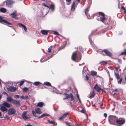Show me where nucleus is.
<instances>
[{"label": "nucleus", "mask_w": 126, "mask_h": 126, "mask_svg": "<svg viewBox=\"0 0 126 126\" xmlns=\"http://www.w3.org/2000/svg\"><path fill=\"white\" fill-rule=\"evenodd\" d=\"M49 116V115L48 114H47V113H44L41 116L38 117V119H40L41 118H42L43 117H45L46 116Z\"/></svg>", "instance_id": "20"}, {"label": "nucleus", "mask_w": 126, "mask_h": 126, "mask_svg": "<svg viewBox=\"0 0 126 126\" xmlns=\"http://www.w3.org/2000/svg\"><path fill=\"white\" fill-rule=\"evenodd\" d=\"M20 98L23 99H24V96H21L20 97Z\"/></svg>", "instance_id": "59"}, {"label": "nucleus", "mask_w": 126, "mask_h": 126, "mask_svg": "<svg viewBox=\"0 0 126 126\" xmlns=\"http://www.w3.org/2000/svg\"><path fill=\"white\" fill-rule=\"evenodd\" d=\"M117 117L115 115H110L108 117V120L109 123L112 125H115L116 123Z\"/></svg>", "instance_id": "2"}, {"label": "nucleus", "mask_w": 126, "mask_h": 126, "mask_svg": "<svg viewBox=\"0 0 126 126\" xmlns=\"http://www.w3.org/2000/svg\"><path fill=\"white\" fill-rule=\"evenodd\" d=\"M14 97L16 99H17V98H18L19 97V95H14Z\"/></svg>", "instance_id": "44"}, {"label": "nucleus", "mask_w": 126, "mask_h": 126, "mask_svg": "<svg viewBox=\"0 0 126 126\" xmlns=\"http://www.w3.org/2000/svg\"><path fill=\"white\" fill-rule=\"evenodd\" d=\"M98 14L99 15L102 16L100 17L99 20L101 21L103 23H104L106 19L105 17V15L104 13L101 12H99Z\"/></svg>", "instance_id": "5"}, {"label": "nucleus", "mask_w": 126, "mask_h": 126, "mask_svg": "<svg viewBox=\"0 0 126 126\" xmlns=\"http://www.w3.org/2000/svg\"><path fill=\"white\" fill-rule=\"evenodd\" d=\"M81 112L82 113H85V110L83 109L81 111Z\"/></svg>", "instance_id": "47"}, {"label": "nucleus", "mask_w": 126, "mask_h": 126, "mask_svg": "<svg viewBox=\"0 0 126 126\" xmlns=\"http://www.w3.org/2000/svg\"><path fill=\"white\" fill-rule=\"evenodd\" d=\"M64 95L65 97L63 98V100L68 99L69 98H71V101H73V102H74L75 101V99L73 95L72 94H70V95H69L66 93H65L63 94Z\"/></svg>", "instance_id": "3"}, {"label": "nucleus", "mask_w": 126, "mask_h": 126, "mask_svg": "<svg viewBox=\"0 0 126 126\" xmlns=\"http://www.w3.org/2000/svg\"><path fill=\"white\" fill-rule=\"evenodd\" d=\"M7 100L9 102H10L12 103L14 100V99H12V98L10 97H8L7 98Z\"/></svg>", "instance_id": "24"}, {"label": "nucleus", "mask_w": 126, "mask_h": 126, "mask_svg": "<svg viewBox=\"0 0 126 126\" xmlns=\"http://www.w3.org/2000/svg\"><path fill=\"white\" fill-rule=\"evenodd\" d=\"M16 111L13 108L9 109L8 110V114L9 115H13L15 114Z\"/></svg>", "instance_id": "8"}, {"label": "nucleus", "mask_w": 126, "mask_h": 126, "mask_svg": "<svg viewBox=\"0 0 126 126\" xmlns=\"http://www.w3.org/2000/svg\"><path fill=\"white\" fill-rule=\"evenodd\" d=\"M89 10V8L88 7L86 8L85 10V15L88 16V12Z\"/></svg>", "instance_id": "32"}, {"label": "nucleus", "mask_w": 126, "mask_h": 126, "mask_svg": "<svg viewBox=\"0 0 126 126\" xmlns=\"http://www.w3.org/2000/svg\"><path fill=\"white\" fill-rule=\"evenodd\" d=\"M0 11L3 13H5L6 12V9L4 8H1L0 9Z\"/></svg>", "instance_id": "31"}, {"label": "nucleus", "mask_w": 126, "mask_h": 126, "mask_svg": "<svg viewBox=\"0 0 126 126\" xmlns=\"http://www.w3.org/2000/svg\"><path fill=\"white\" fill-rule=\"evenodd\" d=\"M120 67V66L118 64V66L115 67V70H118L119 69Z\"/></svg>", "instance_id": "43"}, {"label": "nucleus", "mask_w": 126, "mask_h": 126, "mask_svg": "<svg viewBox=\"0 0 126 126\" xmlns=\"http://www.w3.org/2000/svg\"><path fill=\"white\" fill-rule=\"evenodd\" d=\"M28 90L29 89L28 88L24 87L22 91L23 92L25 93L27 92Z\"/></svg>", "instance_id": "35"}, {"label": "nucleus", "mask_w": 126, "mask_h": 126, "mask_svg": "<svg viewBox=\"0 0 126 126\" xmlns=\"http://www.w3.org/2000/svg\"><path fill=\"white\" fill-rule=\"evenodd\" d=\"M92 34H95V33L94 32V31H93V32H92Z\"/></svg>", "instance_id": "63"}, {"label": "nucleus", "mask_w": 126, "mask_h": 126, "mask_svg": "<svg viewBox=\"0 0 126 126\" xmlns=\"http://www.w3.org/2000/svg\"><path fill=\"white\" fill-rule=\"evenodd\" d=\"M35 110L36 113L37 114H40L41 113V112L40 109L39 108L35 109Z\"/></svg>", "instance_id": "22"}, {"label": "nucleus", "mask_w": 126, "mask_h": 126, "mask_svg": "<svg viewBox=\"0 0 126 126\" xmlns=\"http://www.w3.org/2000/svg\"><path fill=\"white\" fill-rule=\"evenodd\" d=\"M83 50L81 47H79L77 48V50L76 51L73 53L72 56V59L75 61L77 59L79 61H80L81 58V53L83 52Z\"/></svg>", "instance_id": "1"}, {"label": "nucleus", "mask_w": 126, "mask_h": 126, "mask_svg": "<svg viewBox=\"0 0 126 126\" xmlns=\"http://www.w3.org/2000/svg\"><path fill=\"white\" fill-rule=\"evenodd\" d=\"M18 25L19 26H21L22 27H23L24 31L26 32L27 31V29L26 26L22 24L21 23H18Z\"/></svg>", "instance_id": "21"}, {"label": "nucleus", "mask_w": 126, "mask_h": 126, "mask_svg": "<svg viewBox=\"0 0 126 126\" xmlns=\"http://www.w3.org/2000/svg\"><path fill=\"white\" fill-rule=\"evenodd\" d=\"M51 8V10L52 11H53L54 10V5L53 4H51L50 5V7H49V9Z\"/></svg>", "instance_id": "34"}, {"label": "nucleus", "mask_w": 126, "mask_h": 126, "mask_svg": "<svg viewBox=\"0 0 126 126\" xmlns=\"http://www.w3.org/2000/svg\"><path fill=\"white\" fill-rule=\"evenodd\" d=\"M99 64H101V65H104L105 64H107L106 62L103 61L100 62L99 63Z\"/></svg>", "instance_id": "36"}, {"label": "nucleus", "mask_w": 126, "mask_h": 126, "mask_svg": "<svg viewBox=\"0 0 126 126\" xmlns=\"http://www.w3.org/2000/svg\"><path fill=\"white\" fill-rule=\"evenodd\" d=\"M76 1L78 2H79L80 1V0H76Z\"/></svg>", "instance_id": "61"}, {"label": "nucleus", "mask_w": 126, "mask_h": 126, "mask_svg": "<svg viewBox=\"0 0 126 126\" xmlns=\"http://www.w3.org/2000/svg\"><path fill=\"white\" fill-rule=\"evenodd\" d=\"M12 103L17 107L20 106V102L19 101L14 100Z\"/></svg>", "instance_id": "13"}, {"label": "nucleus", "mask_w": 126, "mask_h": 126, "mask_svg": "<svg viewBox=\"0 0 126 126\" xmlns=\"http://www.w3.org/2000/svg\"><path fill=\"white\" fill-rule=\"evenodd\" d=\"M64 118L63 117V116H62L60 117L59 118V120H62Z\"/></svg>", "instance_id": "53"}, {"label": "nucleus", "mask_w": 126, "mask_h": 126, "mask_svg": "<svg viewBox=\"0 0 126 126\" xmlns=\"http://www.w3.org/2000/svg\"><path fill=\"white\" fill-rule=\"evenodd\" d=\"M25 81V80L22 81H21L19 85V86H21V85H22L23 84Z\"/></svg>", "instance_id": "39"}, {"label": "nucleus", "mask_w": 126, "mask_h": 126, "mask_svg": "<svg viewBox=\"0 0 126 126\" xmlns=\"http://www.w3.org/2000/svg\"><path fill=\"white\" fill-rule=\"evenodd\" d=\"M77 97L78 98V99H80L79 95L78 94H77Z\"/></svg>", "instance_id": "55"}, {"label": "nucleus", "mask_w": 126, "mask_h": 126, "mask_svg": "<svg viewBox=\"0 0 126 126\" xmlns=\"http://www.w3.org/2000/svg\"><path fill=\"white\" fill-rule=\"evenodd\" d=\"M4 118H6L7 120L9 119L10 118V117L8 116V115L6 114L5 115Z\"/></svg>", "instance_id": "41"}, {"label": "nucleus", "mask_w": 126, "mask_h": 126, "mask_svg": "<svg viewBox=\"0 0 126 126\" xmlns=\"http://www.w3.org/2000/svg\"><path fill=\"white\" fill-rule=\"evenodd\" d=\"M97 73V72L94 71H91V75L93 76H95L96 75Z\"/></svg>", "instance_id": "33"}, {"label": "nucleus", "mask_w": 126, "mask_h": 126, "mask_svg": "<svg viewBox=\"0 0 126 126\" xmlns=\"http://www.w3.org/2000/svg\"><path fill=\"white\" fill-rule=\"evenodd\" d=\"M118 62L119 63L121 64L122 63V60L121 59H119L118 60Z\"/></svg>", "instance_id": "52"}, {"label": "nucleus", "mask_w": 126, "mask_h": 126, "mask_svg": "<svg viewBox=\"0 0 126 126\" xmlns=\"http://www.w3.org/2000/svg\"><path fill=\"white\" fill-rule=\"evenodd\" d=\"M123 11H124V13H126V10L125 9L124 7L123 6H122L121 7L120 11L122 12Z\"/></svg>", "instance_id": "25"}, {"label": "nucleus", "mask_w": 126, "mask_h": 126, "mask_svg": "<svg viewBox=\"0 0 126 126\" xmlns=\"http://www.w3.org/2000/svg\"><path fill=\"white\" fill-rule=\"evenodd\" d=\"M110 22V23H112V21H111V18L110 17H109L108 18H106V20L105 22L104 23L106 24H107V23H106V22L108 23Z\"/></svg>", "instance_id": "23"}, {"label": "nucleus", "mask_w": 126, "mask_h": 126, "mask_svg": "<svg viewBox=\"0 0 126 126\" xmlns=\"http://www.w3.org/2000/svg\"><path fill=\"white\" fill-rule=\"evenodd\" d=\"M75 1H73L72 4L71 6V10L72 11H73L75 10Z\"/></svg>", "instance_id": "18"}, {"label": "nucleus", "mask_w": 126, "mask_h": 126, "mask_svg": "<svg viewBox=\"0 0 126 126\" xmlns=\"http://www.w3.org/2000/svg\"><path fill=\"white\" fill-rule=\"evenodd\" d=\"M79 102L81 103V100H80V99H79Z\"/></svg>", "instance_id": "62"}, {"label": "nucleus", "mask_w": 126, "mask_h": 126, "mask_svg": "<svg viewBox=\"0 0 126 126\" xmlns=\"http://www.w3.org/2000/svg\"><path fill=\"white\" fill-rule=\"evenodd\" d=\"M104 115L105 117H106L107 116V114L106 113H104Z\"/></svg>", "instance_id": "57"}, {"label": "nucleus", "mask_w": 126, "mask_h": 126, "mask_svg": "<svg viewBox=\"0 0 126 126\" xmlns=\"http://www.w3.org/2000/svg\"><path fill=\"white\" fill-rule=\"evenodd\" d=\"M124 51L122 52L119 55L120 56H122L123 55H126V49H125L124 50Z\"/></svg>", "instance_id": "29"}, {"label": "nucleus", "mask_w": 126, "mask_h": 126, "mask_svg": "<svg viewBox=\"0 0 126 126\" xmlns=\"http://www.w3.org/2000/svg\"><path fill=\"white\" fill-rule=\"evenodd\" d=\"M122 81V79L121 78H120L119 80L118 81V83L119 84H121V82Z\"/></svg>", "instance_id": "45"}, {"label": "nucleus", "mask_w": 126, "mask_h": 126, "mask_svg": "<svg viewBox=\"0 0 126 126\" xmlns=\"http://www.w3.org/2000/svg\"><path fill=\"white\" fill-rule=\"evenodd\" d=\"M48 121V123L50 124H55L52 121Z\"/></svg>", "instance_id": "48"}, {"label": "nucleus", "mask_w": 126, "mask_h": 126, "mask_svg": "<svg viewBox=\"0 0 126 126\" xmlns=\"http://www.w3.org/2000/svg\"><path fill=\"white\" fill-rule=\"evenodd\" d=\"M3 94H6V95L7 96H8V94L6 92H4L3 93Z\"/></svg>", "instance_id": "54"}, {"label": "nucleus", "mask_w": 126, "mask_h": 126, "mask_svg": "<svg viewBox=\"0 0 126 126\" xmlns=\"http://www.w3.org/2000/svg\"><path fill=\"white\" fill-rule=\"evenodd\" d=\"M54 34H58V32H54Z\"/></svg>", "instance_id": "58"}, {"label": "nucleus", "mask_w": 126, "mask_h": 126, "mask_svg": "<svg viewBox=\"0 0 126 126\" xmlns=\"http://www.w3.org/2000/svg\"><path fill=\"white\" fill-rule=\"evenodd\" d=\"M68 114V113H65L62 116L64 118L65 117H66L67 115Z\"/></svg>", "instance_id": "40"}, {"label": "nucleus", "mask_w": 126, "mask_h": 126, "mask_svg": "<svg viewBox=\"0 0 126 126\" xmlns=\"http://www.w3.org/2000/svg\"><path fill=\"white\" fill-rule=\"evenodd\" d=\"M94 91L93 90L91 94L90 95L89 97V98L90 99H92L94 97Z\"/></svg>", "instance_id": "27"}, {"label": "nucleus", "mask_w": 126, "mask_h": 126, "mask_svg": "<svg viewBox=\"0 0 126 126\" xmlns=\"http://www.w3.org/2000/svg\"><path fill=\"white\" fill-rule=\"evenodd\" d=\"M106 23H107V27L106 28V30H108L112 28V23H110V22L108 23L106 22Z\"/></svg>", "instance_id": "12"}, {"label": "nucleus", "mask_w": 126, "mask_h": 126, "mask_svg": "<svg viewBox=\"0 0 126 126\" xmlns=\"http://www.w3.org/2000/svg\"><path fill=\"white\" fill-rule=\"evenodd\" d=\"M7 90L9 91L14 92L16 90V88L15 87L11 86L7 88Z\"/></svg>", "instance_id": "15"}, {"label": "nucleus", "mask_w": 126, "mask_h": 126, "mask_svg": "<svg viewBox=\"0 0 126 126\" xmlns=\"http://www.w3.org/2000/svg\"><path fill=\"white\" fill-rule=\"evenodd\" d=\"M44 103L43 102H41L38 103L37 105V106L38 107H42Z\"/></svg>", "instance_id": "26"}, {"label": "nucleus", "mask_w": 126, "mask_h": 126, "mask_svg": "<svg viewBox=\"0 0 126 126\" xmlns=\"http://www.w3.org/2000/svg\"><path fill=\"white\" fill-rule=\"evenodd\" d=\"M26 126H33L30 124H28Z\"/></svg>", "instance_id": "60"}, {"label": "nucleus", "mask_w": 126, "mask_h": 126, "mask_svg": "<svg viewBox=\"0 0 126 126\" xmlns=\"http://www.w3.org/2000/svg\"><path fill=\"white\" fill-rule=\"evenodd\" d=\"M32 113L33 114V116L35 117H37V116L36 114V112L33 110H32Z\"/></svg>", "instance_id": "38"}, {"label": "nucleus", "mask_w": 126, "mask_h": 126, "mask_svg": "<svg viewBox=\"0 0 126 126\" xmlns=\"http://www.w3.org/2000/svg\"><path fill=\"white\" fill-rule=\"evenodd\" d=\"M45 85H47L48 86H51V87L52 86L51 85L50 83L48 82H45L44 83Z\"/></svg>", "instance_id": "30"}, {"label": "nucleus", "mask_w": 126, "mask_h": 126, "mask_svg": "<svg viewBox=\"0 0 126 126\" xmlns=\"http://www.w3.org/2000/svg\"><path fill=\"white\" fill-rule=\"evenodd\" d=\"M114 75L116 77L119 76V74L116 73L115 72H114Z\"/></svg>", "instance_id": "46"}, {"label": "nucleus", "mask_w": 126, "mask_h": 126, "mask_svg": "<svg viewBox=\"0 0 126 126\" xmlns=\"http://www.w3.org/2000/svg\"><path fill=\"white\" fill-rule=\"evenodd\" d=\"M3 106H4L5 107L7 108H9L10 107V105L7 102H5V101H3Z\"/></svg>", "instance_id": "17"}, {"label": "nucleus", "mask_w": 126, "mask_h": 126, "mask_svg": "<svg viewBox=\"0 0 126 126\" xmlns=\"http://www.w3.org/2000/svg\"><path fill=\"white\" fill-rule=\"evenodd\" d=\"M66 124L68 126H71L70 125V123H68L67 122H66Z\"/></svg>", "instance_id": "56"}, {"label": "nucleus", "mask_w": 126, "mask_h": 126, "mask_svg": "<svg viewBox=\"0 0 126 126\" xmlns=\"http://www.w3.org/2000/svg\"><path fill=\"white\" fill-rule=\"evenodd\" d=\"M15 3L14 1L12 0H9L6 2V5L9 7H10L13 4Z\"/></svg>", "instance_id": "10"}, {"label": "nucleus", "mask_w": 126, "mask_h": 126, "mask_svg": "<svg viewBox=\"0 0 126 126\" xmlns=\"http://www.w3.org/2000/svg\"><path fill=\"white\" fill-rule=\"evenodd\" d=\"M85 78H86V79L87 80H88L89 79V77H88L87 75H86L85 76Z\"/></svg>", "instance_id": "51"}, {"label": "nucleus", "mask_w": 126, "mask_h": 126, "mask_svg": "<svg viewBox=\"0 0 126 126\" xmlns=\"http://www.w3.org/2000/svg\"><path fill=\"white\" fill-rule=\"evenodd\" d=\"M48 30H41V33L44 35H47L48 34Z\"/></svg>", "instance_id": "19"}, {"label": "nucleus", "mask_w": 126, "mask_h": 126, "mask_svg": "<svg viewBox=\"0 0 126 126\" xmlns=\"http://www.w3.org/2000/svg\"><path fill=\"white\" fill-rule=\"evenodd\" d=\"M3 17L1 16H0V22L1 23H6L8 25H11L12 24L11 23L8 22L6 20L2 19Z\"/></svg>", "instance_id": "9"}, {"label": "nucleus", "mask_w": 126, "mask_h": 126, "mask_svg": "<svg viewBox=\"0 0 126 126\" xmlns=\"http://www.w3.org/2000/svg\"><path fill=\"white\" fill-rule=\"evenodd\" d=\"M29 99L28 96H27V95L25 96H24V100L27 99Z\"/></svg>", "instance_id": "50"}, {"label": "nucleus", "mask_w": 126, "mask_h": 126, "mask_svg": "<svg viewBox=\"0 0 126 126\" xmlns=\"http://www.w3.org/2000/svg\"><path fill=\"white\" fill-rule=\"evenodd\" d=\"M97 92H99L100 90H102V89L99 87L97 84H96L93 88Z\"/></svg>", "instance_id": "14"}, {"label": "nucleus", "mask_w": 126, "mask_h": 126, "mask_svg": "<svg viewBox=\"0 0 126 126\" xmlns=\"http://www.w3.org/2000/svg\"><path fill=\"white\" fill-rule=\"evenodd\" d=\"M48 50L47 51L49 53L51 52V47H49L48 48Z\"/></svg>", "instance_id": "49"}, {"label": "nucleus", "mask_w": 126, "mask_h": 126, "mask_svg": "<svg viewBox=\"0 0 126 126\" xmlns=\"http://www.w3.org/2000/svg\"><path fill=\"white\" fill-rule=\"evenodd\" d=\"M103 52H104L106 55L108 56L111 57L112 56V53L106 49L102 50V51H101L102 54L105 55L103 54Z\"/></svg>", "instance_id": "6"}, {"label": "nucleus", "mask_w": 126, "mask_h": 126, "mask_svg": "<svg viewBox=\"0 0 126 126\" xmlns=\"http://www.w3.org/2000/svg\"><path fill=\"white\" fill-rule=\"evenodd\" d=\"M33 84L35 86H39L42 87L43 86V84L38 81H36L33 83Z\"/></svg>", "instance_id": "16"}, {"label": "nucleus", "mask_w": 126, "mask_h": 126, "mask_svg": "<svg viewBox=\"0 0 126 126\" xmlns=\"http://www.w3.org/2000/svg\"><path fill=\"white\" fill-rule=\"evenodd\" d=\"M118 89H116L114 90V91L115 92L117 91Z\"/></svg>", "instance_id": "64"}, {"label": "nucleus", "mask_w": 126, "mask_h": 126, "mask_svg": "<svg viewBox=\"0 0 126 126\" xmlns=\"http://www.w3.org/2000/svg\"><path fill=\"white\" fill-rule=\"evenodd\" d=\"M72 0H66L67 5H69L71 3V2Z\"/></svg>", "instance_id": "37"}, {"label": "nucleus", "mask_w": 126, "mask_h": 126, "mask_svg": "<svg viewBox=\"0 0 126 126\" xmlns=\"http://www.w3.org/2000/svg\"><path fill=\"white\" fill-rule=\"evenodd\" d=\"M27 111H24L22 113L21 117L24 120H26L30 118V117H28L26 115Z\"/></svg>", "instance_id": "7"}, {"label": "nucleus", "mask_w": 126, "mask_h": 126, "mask_svg": "<svg viewBox=\"0 0 126 126\" xmlns=\"http://www.w3.org/2000/svg\"><path fill=\"white\" fill-rule=\"evenodd\" d=\"M0 110L2 112L4 113L6 112L8 110L6 107L2 105L0 106Z\"/></svg>", "instance_id": "11"}, {"label": "nucleus", "mask_w": 126, "mask_h": 126, "mask_svg": "<svg viewBox=\"0 0 126 126\" xmlns=\"http://www.w3.org/2000/svg\"><path fill=\"white\" fill-rule=\"evenodd\" d=\"M16 12L15 11L13 12L11 14V17L14 18H16Z\"/></svg>", "instance_id": "28"}, {"label": "nucleus", "mask_w": 126, "mask_h": 126, "mask_svg": "<svg viewBox=\"0 0 126 126\" xmlns=\"http://www.w3.org/2000/svg\"><path fill=\"white\" fill-rule=\"evenodd\" d=\"M125 120L124 119L121 118H118L116 120V123L119 126H121L125 123Z\"/></svg>", "instance_id": "4"}, {"label": "nucleus", "mask_w": 126, "mask_h": 126, "mask_svg": "<svg viewBox=\"0 0 126 126\" xmlns=\"http://www.w3.org/2000/svg\"><path fill=\"white\" fill-rule=\"evenodd\" d=\"M42 5L43 6H45V7H47L48 8H49V7L47 5H46V4H45L44 3H42Z\"/></svg>", "instance_id": "42"}]
</instances>
